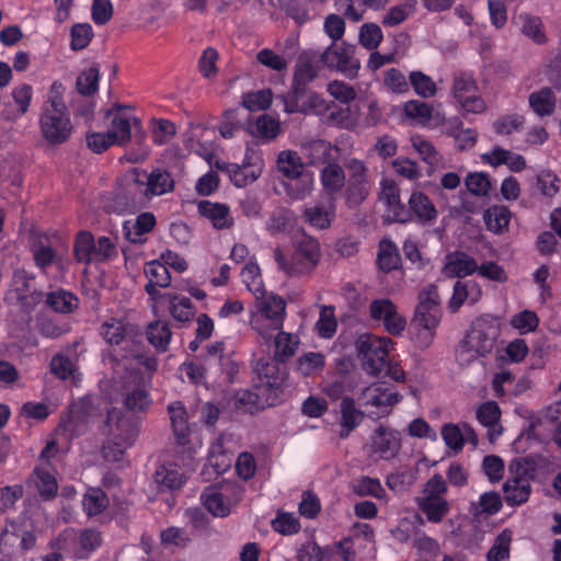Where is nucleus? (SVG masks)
I'll return each mask as SVG.
<instances>
[{"instance_id": "1", "label": "nucleus", "mask_w": 561, "mask_h": 561, "mask_svg": "<svg viewBox=\"0 0 561 561\" xmlns=\"http://www.w3.org/2000/svg\"><path fill=\"white\" fill-rule=\"evenodd\" d=\"M323 67L319 51L309 49L299 54L295 65L291 88L288 93L277 98L284 104L286 113L307 114L314 111L320 114L325 110L324 100L308 89V84L319 76Z\"/></svg>"}, {"instance_id": "2", "label": "nucleus", "mask_w": 561, "mask_h": 561, "mask_svg": "<svg viewBox=\"0 0 561 561\" xmlns=\"http://www.w3.org/2000/svg\"><path fill=\"white\" fill-rule=\"evenodd\" d=\"M64 91L60 82L55 81L51 84L38 117L41 135L51 146L68 141L73 130L70 114L62 99Z\"/></svg>"}, {"instance_id": "3", "label": "nucleus", "mask_w": 561, "mask_h": 561, "mask_svg": "<svg viewBox=\"0 0 561 561\" xmlns=\"http://www.w3.org/2000/svg\"><path fill=\"white\" fill-rule=\"evenodd\" d=\"M499 335L500 329L496 324L483 318L476 319L456 346L457 363L465 367L485 357L494 348Z\"/></svg>"}, {"instance_id": "4", "label": "nucleus", "mask_w": 561, "mask_h": 561, "mask_svg": "<svg viewBox=\"0 0 561 561\" xmlns=\"http://www.w3.org/2000/svg\"><path fill=\"white\" fill-rule=\"evenodd\" d=\"M295 252L288 261L279 248L274 250V259L278 268L288 276H301L314 270L320 261V244L318 240L304 230L293 237Z\"/></svg>"}, {"instance_id": "5", "label": "nucleus", "mask_w": 561, "mask_h": 561, "mask_svg": "<svg viewBox=\"0 0 561 561\" xmlns=\"http://www.w3.org/2000/svg\"><path fill=\"white\" fill-rule=\"evenodd\" d=\"M439 322L440 307L437 286L430 284L420 291L419 304L411 321L420 347L425 348L432 344Z\"/></svg>"}, {"instance_id": "6", "label": "nucleus", "mask_w": 561, "mask_h": 561, "mask_svg": "<svg viewBox=\"0 0 561 561\" xmlns=\"http://www.w3.org/2000/svg\"><path fill=\"white\" fill-rule=\"evenodd\" d=\"M256 294L257 314L251 320L252 328L267 342L274 336V332L283 329L286 314V301L280 296L260 291Z\"/></svg>"}, {"instance_id": "7", "label": "nucleus", "mask_w": 561, "mask_h": 561, "mask_svg": "<svg viewBox=\"0 0 561 561\" xmlns=\"http://www.w3.org/2000/svg\"><path fill=\"white\" fill-rule=\"evenodd\" d=\"M144 188L137 168H135L116 186L111 207L119 214L136 213L147 207L150 201Z\"/></svg>"}, {"instance_id": "8", "label": "nucleus", "mask_w": 561, "mask_h": 561, "mask_svg": "<svg viewBox=\"0 0 561 561\" xmlns=\"http://www.w3.org/2000/svg\"><path fill=\"white\" fill-rule=\"evenodd\" d=\"M390 342L389 339L378 337L369 333L358 336L355 347L362 367L367 374L378 376L383 370L389 353L388 343Z\"/></svg>"}, {"instance_id": "9", "label": "nucleus", "mask_w": 561, "mask_h": 561, "mask_svg": "<svg viewBox=\"0 0 561 561\" xmlns=\"http://www.w3.org/2000/svg\"><path fill=\"white\" fill-rule=\"evenodd\" d=\"M98 415L99 410L94 399L81 398L70 404L68 413L61 417L58 431L66 434L68 438L78 437L88 431L90 423L94 422Z\"/></svg>"}, {"instance_id": "10", "label": "nucleus", "mask_w": 561, "mask_h": 561, "mask_svg": "<svg viewBox=\"0 0 561 561\" xmlns=\"http://www.w3.org/2000/svg\"><path fill=\"white\" fill-rule=\"evenodd\" d=\"M356 46L342 41L332 42L319 56L322 65L329 69L337 70L347 78H355L360 68V61L355 57Z\"/></svg>"}, {"instance_id": "11", "label": "nucleus", "mask_w": 561, "mask_h": 561, "mask_svg": "<svg viewBox=\"0 0 561 561\" xmlns=\"http://www.w3.org/2000/svg\"><path fill=\"white\" fill-rule=\"evenodd\" d=\"M253 373L257 377L254 388L276 394L283 392V387L287 378V369L285 363L275 357H264L257 359L253 365Z\"/></svg>"}, {"instance_id": "12", "label": "nucleus", "mask_w": 561, "mask_h": 561, "mask_svg": "<svg viewBox=\"0 0 561 561\" xmlns=\"http://www.w3.org/2000/svg\"><path fill=\"white\" fill-rule=\"evenodd\" d=\"M99 432L108 439H118V442L133 445L138 436L139 428L137 422L125 412L117 408H112L106 411Z\"/></svg>"}, {"instance_id": "13", "label": "nucleus", "mask_w": 561, "mask_h": 561, "mask_svg": "<svg viewBox=\"0 0 561 561\" xmlns=\"http://www.w3.org/2000/svg\"><path fill=\"white\" fill-rule=\"evenodd\" d=\"M278 402L276 394L263 390L242 389L227 399V407L234 411L253 414Z\"/></svg>"}, {"instance_id": "14", "label": "nucleus", "mask_w": 561, "mask_h": 561, "mask_svg": "<svg viewBox=\"0 0 561 561\" xmlns=\"http://www.w3.org/2000/svg\"><path fill=\"white\" fill-rule=\"evenodd\" d=\"M171 425L178 445L183 454V462L191 465L193 461L194 449L190 445L191 428L187 423V412L181 401H174L168 405ZM180 454V451H178Z\"/></svg>"}, {"instance_id": "15", "label": "nucleus", "mask_w": 561, "mask_h": 561, "mask_svg": "<svg viewBox=\"0 0 561 561\" xmlns=\"http://www.w3.org/2000/svg\"><path fill=\"white\" fill-rule=\"evenodd\" d=\"M205 359L209 369L218 374L217 379L219 383L233 382V378L239 369L231 356L225 354L224 342H215L208 345Z\"/></svg>"}, {"instance_id": "16", "label": "nucleus", "mask_w": 561, "mask_h": 561, "mask_svg": "<svg viewBox=\"0 0 561 561\" xmlns=\"http://www.w3.org/2000/svg\"><path fill=\"white\" fill-rule=\"evenodd\" d=\"M402 394L390 391L383 382H376L364 388L358 400L364 407H374L380 410L379 416L389 415L393 405L402 400Z\"/></svg>"}, {"instance_id": "17", "label": "nucleus", "mask_w": 561, "mask_h": 561, "mask_svg": "<svg viewBox=\"0 0 561 561\" xmlns=\"http://www.w3.org/2000/svg\"><path fill=\"white\" fill-rule=\"evenodd\" d=\"M233 485L229 482L208 485L201 499L206 510L214 516L225 517L230 513L231 501L229 494Z\"/></svg>"}, {"instance_id": "18", "label": "nucleus", "mask_w": 561, "mask_h": 561, "mask_svg": "<svg viewBox=\"0 0 561 561\" xmlns=\"http://www.w3.org/2000/svg\"><path fill=\"white\" fill-rule=\"evenodd\" d=\"M138 175L145 186L149 201L152 196H160L174 190V180L170 172L162 169H153L150 173L137 168Z\"/></svg>"}, {"instance_id": "19", "label": "nucleus", "mask_w": 561, "mask_h": 561, "mask_svg": "<svg viewBox=\"0 0 561 561\" xmlns=\"http://www.w3.org/2000/svg\"><path fill=\"white\" fill-rule=\"evenodd\" d=\"M186 481V474L176 463L161 465L152 476V484L157 492H174L180 490Z\"/></svg>"}, {"instance_id": "20", "label": "nucleus", "mask_w": 561, "mask_h": 561, "mask_svg": "<svg viewBox=\"0 0 561 561\" xmlns=\"http://www.w3.org/2000/svg\"><path fill=\"white\" fill-rule=\"evenodd\" d=\"M302 154L307 160L308 165L317 167L321 164H329L336 158L333 157V151L339 152L337 146L331 145L323 139L312 140L304 145L301 148Z\"/></svg>"}, {"instance_id": "21", "label": "nucleus", "mask_w": 561, "mask_h": 561, "mask_svg": "<svg viewBox=\"0 0 561 561\" xmlns=\"http://www.w3.org/2000/svg\"><path fill=\"white\" fill-rule=\"evenodd\" d=\"M198 213L211 221L213 227L221 230L233 226V219L230 216V209L226 204L213 203L207 199L198 202Z\"/></svg>"}, {"instance_id": "22", "label": "nucleus", "mask_w": 561, "mask_h": 561, "mask_svg": "<svg viewBox=\"0 0 561 561\" xmlns=\"http://www.w3.org/2000/svg\"><path fill=\"white\" fill-rule=\"evenodd\" d=\"M341 412V431L339 437L344 439L360 425L365 417V413L356 408L355 400L351 397H344L340 404Z\"/></svg>"}, {"instance_id": "23", "label": "nucleus", "mask_w": 561, "mask_h": 561, "mask_svg": "<svg viewBox=\"0 0 561 561\" xmlns=\"http://www.w3.org/2000/svg\"><path fill=\"white\" fill-rule=\"evenodd\" d=\"M156 226V217L152 213H142L131 221L127 220L123 225L125 238L131 243H145L146 233L150 232Z\"/></svg>"}, {"instance_id": "24", "label": "nucleus", "mask_w": 561, "mask_h": 561, "mask_svg": "<svg viewBox=\"0 0 561 561\" xmlns=\"http://www.w3.org/2000/svg\"><path fill=\"white\" fill-rule=\"evenodd\" d=\"M478 270L477 261L462 251H455L446 255L444 271L449 277L462 278Z\"/></svg>"}, {"instance_id": "25", "label": "nucleus", "mask_w": 561, "mask_h": 561, "mask_svg": "<svg viewBox=\"0 0 561 561\" xmlns=\"http://www.w3.org/2000/svg\"><path fill=\"white\" fill-rule=\"evenodd\" d=\"M516 23L519 26L520 33L535 44L543 45L548 42L543 21L540 16L522 12L516 16Z\"/></svg>"}, {"instance_id": "26", "label": "nucleus", "mask_w": 561, "mask_h": 561, "mask_svg": "<svg viewBox=\"0 0 561 561\" xmlns=\"http://www.w3.org/2000/svg\"><path fill=\"white\" fill-rule=\"evenodd\" d=\"M409 207L412 215L415 216L416 220L422 225L433 224L438 216L435 205L423 192L412 193L409 198Z\"/></svg>"}, {"instance_id": "27", "label": "nucleus", "mask_w": 561, "mask_h": 561, "mask_svg": "<svg viewBox=\"0 0 561 561\" xmlns=\"http://www.w3.org/2000/svg\"><path fill=\"white\" fill-rule=\"evenodd\" d=\"M302 217L317 229H328L335 218V206L332 203L309 206L304 209Z\"/></svg>"}, {"instance_id": "28", "label": "nucleus", "mask_w": 561, "mask_h": 561, "mask_svg": "<svg viewBox=\"0 0 561 561\" xmlns=\"http://www.w3.org/2000/svg\"><path fill=\"white\" fill-rule=\"evenodd\" d=\"M320 181L329 195H335L342 191L346 181L345 172L336 159L324 165L320 172Z\"/></svg>"}, {"instance_id": "29", "label": "nucleus", "mask_w": 561, "mask_h": 561, "mask_svg": "<svg viewBox=\"0 0 561 561\" xmlns=\"http://www.w3.org/2000/svg\"><path fill=\"white\" fill-rule=\"evenodd\" d=\"M416 504L431 523H439L448 514L450 504L444 497L417 496Z\"/></svg>"}, {"instance_id": "30", "label": "nucleus", "mask_w": 561, "mask_h": 561, "mask_svg": "<svg viewBox=\"0 0 561 561\" xmlns=\"http://www.w3.org/2000/svg\"><path fill=\"white\" fill-rule=\"evenodd\" d=\"M305 163L298 152L283 150L277 157V170L289 180H297L302 175Z\"/></svg>"}, {"instance_id": "31", "label": "nucleus", "mask_w": 561, "mask_h": 561, "mask_svg": "<svg viewBox=\"0 0 561 561\" xmlns=\"http://www.w3.org/2000/svg\"><path fill=\"white\" fill-rule=\"evenodd\" d=\"M503 491L508 505H520L529 497L530 484L525 478H514L504 483Z\"/></svg>"}, {"instance_id": "32", "label": "nucleus", "mask_w": 561, "mask_h": 561, "mask_svg": "<svg viewBox=\"0 0 561 561\" xmlns=\"http://www.w3.org/2000/svg\"><path fill=\"white\" fill-rule=\"evenodd\" d=\"M95 250V240L91 232L89 231H80L73 243V254L79 263H83L89 265L92 262H95L94 252Z\"/></svg>"}, {"instance_id": "33", "label": "nucleus", "mask_w": 561, "mask_h": 561, "mask_svg": "<svg viewBox=\"0 0 561 561\" xmlns=\"http://www.w3.org/2000/svg\"><path fill=\"white\" fill-rule=\"evenodd\" d=\"M511 215L508 207L504 205H494L484 211L483 219L490 231L501 233L507 229Z\"/></svg>"}, {"instance_id": "34", "label": "nucleus", "mask_w": 561, "mask_h": 561, "mask_svg": "<svg viewBox=\"0 0 561 561\" xmlns=\"http://www.w3.org/2000/svg\"><path fill=\"white\" fill-rule=\"evenodd\" d=\"M373 446L375 451L379 453L382 457L388 458L398 451L400 443L393 434L388 432L386 426L380 425L375 431Z\"/></svg>"}, {"instance_id": "35", "label": "nucleus", "mask_w": 561, "mask_h": 561, "mask_svg": "<svg viewBox=\"0 0 561 561\" xmlns=\"http://www.w3.org/2000/svg\"><path fill=\"white\" fill-rule=\"evenodd\" d=\"M357 377L332 375L325 382L323 392L332 400L344 398L343 394L353 391L357 387Z\"/></svg>"}, {"instance_id": "36", "label": "nucleus", "mask_w": 561, "mask_h": 561, "mask_svg": "<svg viewBox=\"0 0 561 561\" xmlns=\"http://www.w3.org/2000/svg\"><path fill=\"white\" fill-rule=\"evenodd\" d=\"M147 339L158 351L165 352L170 343L172 332L165 321L151 322L147 328Z\"/></svg>"}, {"instance_id": "37", "label": "nucleus", "mask_w": 561, "mask_h": 561, "mask_svg": "<svg viewBox=\"0 0 561 561\" xmlns=\"http://www.w3.org/2000/svg\"><path fill=\"white\" fill-rule=\"evenodd\" d=\"M276 332L277 334L274 337L275 352L273 357L286 363L288 358L295 355L299 341L293 334L282 331V329Z\"/></svg>"}, {"instance_id": "38", "label": "nucleus", "mask_w": 561, "mask_h": 561, "mask_svg": "<svg viewBox=\"0 0 561 561\" xmlns=\"http://www.w3.org/2000/svg\"><path fill=\"white\" fill-rule=\"evenodd\" d=\"M295 222L294 213L285 207L275 208L267 221H266V230L271 234H277L282 232H286Z\"/></svg>"}, {"instance_id": "39", "label": "nucleus", "mask_w": 561, "mask_h": 561, "mask_svg": "<svg viewBox=\"0 0 561 561\" xmlns=\"http://www.w3.org/2000/svg\"><path fill=\"white\" fill-rule=\"evenodd\" d=\"M530 107L540 116L550 115L556 107V99L550 88H542L529 95Z\"/></svg>"}, {"instance_id": "40", "label": "nucleus", "mask_w": 561, "mask_h": 561, "mask_svg": "<svg viewBox=\"0 0 561 561\" xmlns=\"http://www.w3.org/2000/svg\"><path fill=\"white\" fill-rule=\"evenodd\" d=\"M83 510L88 516H96L108 506V499L101 489H91L82 501Z\"/></svg>"}, {"instance_id": "41", "label": "nucleus", "mask_w": 561, "mask_h": 561, "mask_svg": "<svg viewBox=\"0 0 561 561\" xmlns=\"http://www.w3.org/2000/svg\"><path fill=\"white\" fill-rule=\"evenodd\" d=\"M170 313L179 322H188L194 318L195 311L190 298H179L176 295H168Z\"/></svg>"}, {"instance_id": "42", "label": "nucleus", "mask_w": 561, "mask_h": 561, "mask_svg": "<svg viewBox=\"0 0 561 561\" xmlns=\"http://www.w3.org/2000/svg\"><path fill=\"white\" fill-rule=\"evenodd\" d=\"M511 542L512 530L506 528L496 536L492 547L488 551V561H504L508 559Z\"/></svg>"}, {"instance_id": "43", "label": "nucleus", "mask_w": 561, "mask_h": 561, "mask_svg": "<svg viewBox=\"0 0 561 561\" xmlns=\"http://www.w3.org/2000/svg\"><path fill=\"white\" fill-rule=\"evenodd\" d=\"M382 38V31L376 23H364L359 27L358 43L367 50H376Z\"/></svg>"}, {"instance_id": "44", "label": "nucleus", "mask_w": 561, "mask_h": 561, "mask_svg": "<svg viewBox=\"0 0 561 561\" xmlns=\"http://www.w3.org/2000/svg\"><path fill=\"white\" fill-rule=\"evenodd\" d=\"M324 364L325 359L322 353L309 352L296 360L295 369L301 376H310L317 370H321L324 367Z\"/></svg>"}, {"instance_id": "45", "label": "nucleus", "mask_w": 561, "mask_h": 561, "mask_svg": "<svg viewBox=\"0 0 561 561\" xmlns=\"http://www.w3.org/2000/svg\"><path fill=\"white\" fill-rule=\"evenodd\" d=\"M369 194L368 180L348 179L345 198L348 207H357Z\"/></svg>"}, {"instance_id": "46", "label": "nucleus", "mask_w": 561, "mask_h": 561, "mask_svg": "<svg viewBox=\"0 0 561 561\" xmlns=\"http://www.w3.org/2000/svg\"><path fill=\"white\" fill-rule=\"evenodd\" d=\"M101 543L102 536L100 531L92 528L82 530L77 539V545L79 547V550L77 551L78 557H88L92 551L96 550Z\"/></svg>"}, {"instance_id": "47", "label": "nucleus", "mask_w": 561, "mask_h": 561, "mask_svg": "<svg viewBox=\"0 0 561 561\" xmlns=\"http://www.w3.org/2000/svg\"><path fill=\"white\" fill-rule=\"evenodd\" d=\"M502 508L501 496L497 492H485L478 503H472L471 511L474 515H494Z\"/></svg>"}, {"instance_id": "48", "label": "nucleus", "mask_w": 561, "mask_h": 561, "mask_svg": "<svg viewBox=\"0 0 561 561\" xmlns=\"http://www.w3.org/2000/svg\"><path fill=\"white\" fill-rule=\"evenodd\" d=\"M46 304L56 312L67 313L77 306V298L66 290L53 291L47 295Z\"/></svg>"}, {"instance_id": "49", "label": "nucleus", "mask_w": 561, "mask_h": 561, "mask_svg": "<svg viewBox=\"0 0 561 561\" xmlns=\"http://www.w3.org/2000/svg\"><path fill=\"white\" fill-rule=\"evenodd\" d=\"M99 71V66L94 65L80 73L76 82L77 90L80 94L91 96L98 91Z\"/></svg>"}, {"instance_id": "50", "label": "nucleus", "mask_w": 561, "mask_h": 561, "mask_svg": "<svg viewBox=\"0 0 561 561\" xmlns=\"http://www.w3.org/2000/svg\"><path fill=\"white\" fill-rule=\"evenodd\" d=\"M410 84L415 93L424 99L432 98L436 94V83L431 77L422 71H412L410 73Z\"/></svg>"}, {"instance_id": "51", "label": "nucleus", "mask_w": 561, "mask_h": 561, "mask_svg": "<svg viewBox=\"0 0 561 561\" xmlns=\"http://www.w3.org/2000/svg\"><path fill=\"white\" fill-rule=\"evenodd\" d=\"M453 81L451 93L457 101L477 91V83L471 73H456Z\"/></svg>"}, {"instance_id": "52", "label": "nucleus", "mask_w": 561, "mask_h": 561, "mask_svg": "<svg viewBox=\"0 0 561 561\" xmlns=\"http://www.w3.org/2000/svg\"><path fill=\"white\" fill-rule=\"evenodd\" d=\"M273 94L270 89H263L244 94L242 105L250 111H264L270 107Z\"/></svg>"}, {"instance_id": "53", "label": "nucleus", "mask_w": 561, "mask_h": 561, "mask_svg": "<svg viewBox=\"0 0 561 561\" xmlns=\"http://www.w3.org/2000/svg\"><path fill=\"white\" fill-rule=\"evenodd\" d=\"M111 129L107 131L114 135L116 145L124 146L129 142L131 137V123L127 117L115 114L112 115Z\"/></svg>"}, {"instance_id": "54", "label": "nucleus", "mask_w": 561, "mask_h": 561, "mask_svg": "<svg viewBox=\"0 0 561 561\" xmlns=\"http://www.w3.org/2000/svg\"><path fill=\"white\" fill-rule=\"evenodd\" d=\"M465 185L474 196H486L491 190V181L486 173L471 172L465 179Z\"/></svg>"}, {"instance_id": "55", "label": "nucleus", "mask_w": 561, "mask_h": 561, "mask_svg": "<svg viewBox=\"0 0 561 561\" xmlns=\"http://www.w3.org/2000/svg\"><path fill=\"white\" fill-rule=\"evenodd\" d=\"M400 260L397 247L390 241L380 249L377 256L378 266L383 272H391L398 268Z\"/></svg>"}, {"instance_id": "56", "label": "nucleus", "mask_w": 561, "mask_h": 561, "mask_svg": "<svg viewBox=\"0 0 561 561\" xmlns=\"http://www.w3.org/2000/svg\"><path fill=\"white\" fill-rule=\"evenodd\" d=\"M70 37L71 49L81 50L90 44L93 37L92 26L89 23L75 24L70 30Z\"/></svg>"}, {"instance_id": "57", "label": "nucleus", "mask_w": 561, "mask_h": 561, "mask_svg": "<svg viewBox=\"0 0 561 561\" xmlns=\"http://www.w3.org/2000/svg\"><path fill=\"white\" fill-rule=\"evenodd\" d=\"M405 115L417 124H425L432 119L433 108L422 101H409L404 105Z\"/></svg>"}, {"instance_id": "58", "label": "nucleus", "mask_w": 561, "mask_h": 561, "mask_svg": "<svg viewBox=\"0 0 561 561\" xmlns=\"http://www.w3.org/2000/svg\"><path fill=\"white\" fill-rule=\"evenodd\" d=\"M413 148L419 152L422 159L430 165H436L440 162L442 156L428 140L421 136L411 138Z\"/></svg>"}, {"instance_id": "59", "label": "nucleus", "mask_w": 561, "mask_h": 561, "mask_svg": "<svg viewBox=\"0 0 561 561\" xmlns=\"http://www.w3.org/2000/svg\"><path fill=\"white\" fill-rule=\"evenodd\" d=\"M353 492L358 496H375L380 499L385 493L378 479L363 477L352 483Z\"/></svg>"}, {"instance_id": "60", "label": "nucleus", "mask_w": 561, "mask_h": 561, "mask_svg": "<svg viewBox=\"0 0 561 561\" xmlns=\"http://www.w3.org/2000/svg\"><path fill=\"white\" fill-rule=\"evenodd\" d=\"M283 9L298 25H302L310 20L308 0H285Z\"/></svg>"}, {"instance_id": "61", "label": "nucleus", "mask_w": 561, "mask_h": 561, "mask_svg": "<svg viewBox=\"0 0 561 561\" xmlns=\"http://www.w3.org/2000/svg\"><path fill=\"white\" fill-rule=\"evenodd\" d=\"M460 126L461 123L456 119L455 122L451 123L450 130L448 131V134L455 138L457 148L463 151L469 148H472L476 145L478 134L470 128L459 130Z\"/></svg>"}, {"instance_id": "62", "label": "nucleus", "mask_w": 561, "mask_h": 561, "mask_svg": "<svg viewBox=\"0 0 561 561\" xmlns=\"http://www.w3.org/2000/svg\"><path fill=\"white\" fill-rule=\"evenodd\" d=\"M36 486L41 497L45 501L51 500L56 496L58 484L56 479L45 470H36Z\"/></svg>"}, {"instance_id": "63", "label": "nucleus", "mask_w": 561, "mask_h": 561, "mask_svg": "<svg viewBox=\"0 0 561 561\" xmlns=\"http://www.w3.org/2000/svg\"><path fill=\"white\" fill-rule=\"evenodd\" d=\"M150 403L149 393L141 388L128 392L124 399L125 407L133 412H142L148 409Z\"/></svg>"}, {"instance_id": "64", "label": "nucleus", "mask_w": 561, "mask_h": 561, "mask_svg": "<svg viewBox=\"0 0 561 561\" xmlns=\"http://www.w3.org/2000/svg\"><path fill=\"white\" fill-rule=\"evenodd\" d=\"M477 417L482 425L493 427L500 421L501 410L496 402L488 401L479 407Z\"/></svg>"}]
</instances>
